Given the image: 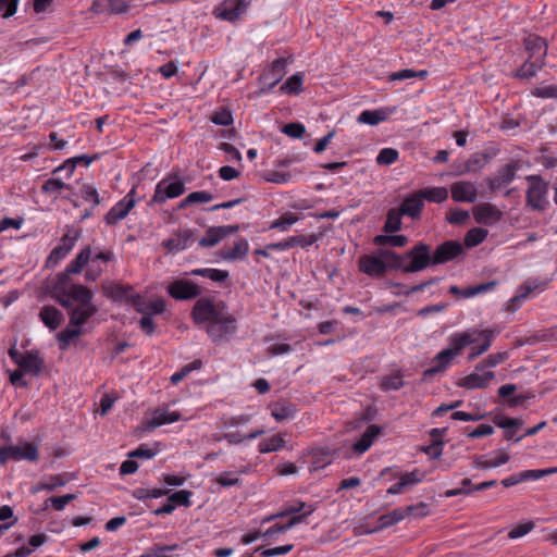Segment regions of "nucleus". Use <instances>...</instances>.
Here are the masks:
<instances>
[{
  "instance_id": "1",
  "label": "nucleus",
  "mask_w": 557,
  "mask_h": 557,
  "mask_svg": "<svg viewBox=\"0 0 557 557\" xmlns=\"http://www.w3.org/2000/svg\"><path fill=\"white\" fill-rule=\"evenodd\" d=\"M197 325H205L206 333L215 345L231 342L238 333L237 319L230 313L224 301H214L210 297H200L190 312Z\"/></svg>"
},
{
  "instance_id": "2",
  "label": "nucleus",
  "mask_w": 557,
  "mask_h": 557,
  "mask_svg": "<svg viewBox=\"0 0 557 557\" xmlns=\"http://www.w3.org/2000/svg\"><path fill=\"white\" fill-rule=\"evenodd\" d=\"M475 342H478L475 331L453 334L449 337L450 347L443 349L432 359V366L422 372L421 382H429L434 376L443 374L453 360L461 354L462 349Z\"/></svg>"
},
{
  "instance_id": "3",
  "label": "nucleus",
  "mask_w": 557,
  "mask_h": 557,
  "mask_svg": "<svg viewBox=\"0 0 557 557\" xmlns=\"http://www.w3.org/2000/svg\"><path fill=\"white\" fill-rule=\"evenodd\" d=\"M525 180L530 183L525 193L527 206L534 211H545L548 205L546 196L549 183L541 175H528Z\"/></svg>"
},
{
  "instance_id": "4",
  "label": "nucleus",
  "mask_w": 557,
  "mask_h": 557,
  "mask_svg": "<svg viewBox=\"0 0 557 557\" xmlns=\"http://www.w3.org/2000/svg\"><path fill=\"white\" fill-rule=\"evenodd\" d=\"M405 257L410 261L405 263V268H403L404 273H417L430 265H434L431 246L421 242L406 251Z\"/></svg>"
},
{
  "instance_id": "5",
  "label": "nucleus",
  "mask_w": 557,
  "mask_h": 557,
  "mask_svg": "<svg viewBox=\"0 0 557 557\" xmlns=\"http://www.w3.org/2000/svg\"><path fill=\"white\" fill-rule=\"evenodd\" d=\"M39 459L38 446L30 442L18 445L0 446V465L7 463L9 460L21 461L27 460L36 462Z\"/></svg>"
},
{
  "instance_id": "6",
  "label": "nucleus",
  "mask_w": 557,
  "mask_h": 557,
  "mask_svg": "<svg viewBox=\"0 0 557 557\" xmlns=\"http://www.w3.org/2000/svg\"><path fill=\"white\" fill-rule=\"evenodd\" d=\"M92 292L86 286L81 284H71L69 289L63 290L60 296H57V301L63 308L73 307L74 302H77V306H95L92 304Z\"/></svg>"
},
{
  "instance_id": "7",
  "label": "nucleus",
  "mask_w": 557,
  "mask_h": 557,
  "mask_svg": "<svg viewBox=\"0 0 557 557\" xmlns=\"http://www.w3.org/2000/svg\"><path fill=\"white\" fill-rule=\"evenodd\" d=\"M287 64L288 62L285 58L274 60L269 70L259 76L260 88L257 94L264 95L272 90L286 74Z\"/></svg>"
},
{
  "instance_id": "8",
  "label": "nucleus",
  "mask_w": 557,
  "mask_h": 557,
  "mask_svg": "<svg viewBox=\"0 0 557 557\" xmlns=\"http://www.w3.org/2000/svg\"><path fill=\"white\" fill-rule=\"evenodd\" d=\"M185 193V184L181 180L169 181L168 178H163L160 181L154 189V195L152 196L149 205L151 203H163L168 199L176 198Z\"/></svg>"
},
{
  "instance_id": "9",
  "label": "nucleus",
  "mask_w": 557,
  "mask_h": 557,
  "mask_svg": "<svg viewBox=\"0 0 557 557\" xmlns=\"http://www.w3.org/2000/svg\"><path fill=\"white\" fill-rule=\"evenodd\" d=\"M520 170V161L511 160L504 166H502L494 176L487 177L486 183L491 191H495L505 186H508Z\"/></svg>"
},
{
  "instance_id": "10",
  "label": "nucleus",
  "mask_w": 557,
  "mask_h": 557,
  "mask_svg": "<svg viewBox=\"0 0 557 557\" xmlns=\"http://www.w3.org/2000/svg\"><path fill=\"white\" fill-rule=\"evenodd\" d=\"M168 294L176 300H190L201 294V288L189 280H174L166 287Z\"/></svg>"
},
{
  "instance_id": "11",
  "label": "nucleus",
  "mask_w": 557,
  "mask_h": 557,
  "mask_svg": "<svg viewBox=\"0 0 557 557\" xmlns=\"http://www.w3.org/2000/svg\"><path fill=\"white\" fill-rule=\"evenodd\" d=\"M136 188L133 187L127 195L114 205L106 214L104 221L108 225H114L125 219L129 211L135 207Z\"/></svg>"
},
{
  "instance_id": "12",
  "label": "nucleus",
  "mask_w": 557,
  "mask_h": 557,
  "mask_svg": "<svg viewBox=\"0 0 557 557\" xmlns=\"http://www.w3.org/2000/svg\"><path fill=\"white\" fill-rule=\"evenodd\" d=\"M247 2L245 0H225L213 11L216 18L235 22L247 10Z\"/></svg>"
},
{
  "instance_id": "13",
  "label": "nucleus",
  "mask_w": 557,
  "mask_h": 557,
  "mask_svg": "<svg viewBox=\"0 0 557 557\" xmlns=\"http://www.w3.org/2000/svg\"><path fill=\"white\" fill-rule=\"evenodd\" d=\"M380 256V248L371 255L359 258V270L369 276H382L386 272L385 261Z\"/></svg>"
},
{
  "instance_id": "14",
  "label": "nucleus",
  "mask_w": 557,
  "mask_h": 557,
  "mask_svg": "<svg viewBox=\"0 0 557 557\" xmlns=\"http://www.w3.org/2000/svg\"><path fill=\"white\" fill-rule=\"evenodd\" d=\"M463 252V246L457 240H446L432 252L433 264L446 263Z\"/></svg>"
},
{
  "instance_id": "15",
  "label": "nucleus",
  "mask_w": 557,
  "mask_h": 557,
  "mask_svg": "<svg viewBox=\"0 0 557 557\" xmlns=\"http://www.w3.org/2000/svg\"><path fill=\"white\" fill-rule=\"evenodd\" d=\"M557 473L556 468H546V469H534V470H525L519 473H513L510 476L504 479L502 484L504 487H511L521 482L525 481H536L544 476Z\"/></svg>"
},
{
  "instance_id": "16",
  "label": "nucleus",
  "mask_w": 557,
  "mask_h": 557,
  "mask_svg": "<svg viewBox=\"0 0 557 557\" xmlns=\"http://www.w3.org/2000/svg\"><path fill=\"white\" fill-rule=\"evenodd\" d=\"M197 233V230L183 228L173 237L164 240L163 246L171 252L184 250L196 240Z\"/></svg>"
},
{
  "instance_id": "17",
  "label": "nucleus",
  "mask_w": 557,
  "mask_h": 557,
  "mask_svg": "<svg viewBox=\"0 0 557 557\" xmlns=\"http://www.w3.org/2000/svg\"><path fill=\"white\" fill-rule=\"evenodd\" d=\"M473 216L479 224L492 225L502 219L503 212L494 205L483 202L473 208Z\"/></svg>"
},
{
  "instance_id": "18",
  "label": "nucleus",
  "mask_w": 557,
  "mask_h": 557,
  "mask_svg": "<svg viewBox=\"0 0 557 557\" xmlns=\"http://www.w3.org/2000/svg\"><path fill=\"white\" fill-rule=\"evenodd\" d=\"M523 45L528 52V58L545 63L548 46L544 38L532 34L523 39Z\"/></svg>"
},
{
  "instance_id": "19",
  "label": "nucleus",
  "mask_w": 557,
  "mask_h": 557,
  "mask_svg": "<svg viewBox=\"0 0 557 557\" xmlns=\"http://www.w3.org/2000/svg\"><path fill=\"white\" fill-rule=\"evenodd\" d=\"M451 198L458 202H474L476 188L472 182H455L450 185Z\"/></svg>"
},
{
  "instance_id": "20",
  "label": "nucleus",
  "mask_w": 557,
  "mask_h": 557,
  "mask_svg": "<svg viewBox=\"0 0 557 557\" xmlns=\"http://www.w3.org/2000/svg\"><path fill=\"white\" fill-rule=\"evenodd\" d=\"M24 372L29 373L34 376L40 374L45 360L40 355L39 350H28L26 351L21 361L17 364Z\"/></svg>"
},
{
  "instance_id": "21",
  "label": "nucleus",
  "mask_w": 557,
  "mask_h": 557,
  "mask_svg": "<svg viewBox=\"0 0 557 557\" xmlns=\"http://www.w3.org/2000/svg\"><path fill=\"white\" fill-rule=\"evenodd\" d=\"M423 208L424 202L419 191H417L406 197L398 209L403 215L417 220L420 218Z\"/></svg>"
},
{
  "instance_id": "22",
  "label": "nucleus",
  "mask_w": 557,
  "mask_h": 557,
  "mask_svg": "<svg viewBox=\"0 0 557 557\" xmlns=\"http://www.w3.org/2000/svg\"><path fill=\"white\" fill-rule=\"evenodd\" d=\"M67 309L70 325L81 329L98 311L96 306H76Z\"/></svg>"
},
{
  "instance_id": "23",
  "label": "nucleus",
  "mask_w": 557,
  "mask_h": 557,
  "mask_svg": "<svg viewBox=\"0 0 557 557\" xmlns=\"http://www.w3.org/2000/svg\"><path fill=\"white\" fill-rule=\"evenodd\" d=\"M495 377V373L493 371H486L483 374L478 372H472L469 375L461 379L457 384L460 387H465L468 389L474 388H485L487 383Z\"/></svg>"
},
{
  "instance_id": "24",
  "label": "nucleus",
  "mask_w": 557,
  "mask_h": 557,
  "mask_svg": "<svg viewBox=\"0 0 557 557\" xmlns=\"http://www.w3.org/2000/svg\"><path fill=\"white\" fill-rule=\"evenodd\" d=\"M395 108H381L377 110H364L362 111L357 121L359 123L368 124V125H377L381 122L388 120L392 113H394Z\"/></svg>"
},
{
  "instance_id": "25",
  "label": "nucleus",
  "mask_w": 557,
  "mask_h": 557,
  "mask_svg": "<svg viewBox=\"0 0 557 557\" xmlns=\"http://www.w3.org/2000/svg\"><path fill=\"white\" fill-rule=\"evenodd\" d=\"M39 319L50 331H54L61 325L63 314L55 307L47 305L40 309Z\"/></svg>"
},
{
  "instance_id": "26",
  "label": "nucleus",
  "mask_w": 557,
  "mask_h": 557,
  "mask_svg": "<svg viewBox=\"0 0 557 557\" xmlns=\"http://www.w3.org/2000/svg\"><path fill=\"white\" fill-rule=\"evenodd\" d=\"M544 65L545 63L542 61L527 58L521 66L513 73V77L519 79H530L534 77Z\"/></svg>"
},
{
  "instance_id": "27",
  "label": "nucleus",
  "mask_w": 557,
  "mask_h": 557,
  "mask_svg": "<svg viewBox=\"0 0 557 557\" xmlns=\"http://www.w3.org/2000/svg\"><path fill=\"white\" fill-rule=\"evenodd\" d=\"M249 251L248 242L244 238L234 243L233 248L228 250H220L219 255L222 259L227 261L242 260Z\"/></svg>"
},
{
  "instance_id": "28",
  "label": "nucleus",
  "mask_w": 557,
  "mask_h": 557,
  "mask_svg": "<svg viewBox=\"0 0 557 557\" xmlns=\"http://www.w3.org/2000/svg\"><path fill=\"white\" fill-rule=\"evenodd\" d=\"M509 459V455L505 451H500L498 457L490 460L484 455H475L473 457V466L476 469H492L507 463Z\"/></svg>"
},
{
  "instance_id": "29",
  "label": "nucleus",
  "mask_w": 557,
  "mask_h": 557,
  "mask_svg": "<svg viewBox=\"0 0 557 557\" xmlns=\"http://www.w3.org/2000/svg\"><path fill=\"white\" fill-rule=\"evenodd\" d=\"M379 433L380 428L377 425H369L366 432L361 435V437L352 445L354 451L358 454H363L364 451H367L371 447L374 437H376Z\"/></svg>"
},
{
  "instance_id": "30",
  "label": "nucleus",
  "mask_w": 557,
  "mask_h": 557,
  "mask_svg": "<svg viewBox=\"0 0 557 557\" xmlns=\"http://www.w3.org/2000/svg\"><path fill=\"white\" fill-rule=\"evenodd\" d=\"M296 412L295 406L290 403H276L271 405V414L277 422L294 419Z\"/></svg>"
},
{
  "instance_id": "31",
  "label": "nucleus",
  "mask_w": 557,
  "mask_h": 557,
  "mask_svg": "<svg viewBox=\"0 0 557 557\" xmlns=\"http://www.w3.org/2000/svg\"><path fill=\"white\" fill-rule=\"evenodd\" d=\"M373 244L380 248L385 246L392 247H404L408 244V237L406 235L382 234L376 235L373 238Z\"/></svg>"
},
{
  "instance_id": "32",
  "label": "nucleus",
  "mask_w": 557,
  "mask_h": 557,
  "mask_svg": "<svg viewBox=\"0 0 557 557\" xmlns=\"http://www.w3.org/2000/svg\"><path fill=\"white\" fill-rule=\"evenodd\" d=\"M91 259V248L90 246H86L81 252L73 259L67 265V273L71 274H79Z\"/></svg>"
},
{
  "instance_id": "33",
  "label": "nucleus",
  "mask_w": 557,
  "mask_h": 557,
  "mask_svg": "<svg viewBox=\"0 0 557 557\" xmlns=\"http://www.w3.org/2000/svg\"><path fill=\"white\" fill-rule=\"evenodd\" d=\"M475 337L478 339L482 338L483 342H482V344H480L478 346H473L471 348V352L468 356L469 360H474L476 357H479L480 355H482L486 350H488V348L492 345V341L494 338V333L491 330H483V331L479 332L478 334L475 333Z\"/></svg>"
},
{
  "instance_id": "34",
  "label": "nucleus",
  "mask_w": 557,
  "mask_h": 557,
  "mask_svg": "<svg viewBox=\"0 0 557 557\" xmlns=\"http://www.w3.org/2000/svg\"><path fill=\"white\" fill-rule=\"evenodd\" d=\"M180 418L181 413L177 411L158 409L153 412L152 419L149 421V426L154 429L166 423L176 422L180 420Z\"/></svg>"
},
{
  "instance_id": "35",
  "label": "nucleus",
  "mask_w": 557,
  "mask_h": 557,
  "mask_svg": "<svg viewBox=\"0 0 557 557\" xmlns=\"http://www.w3.org/2000/svg\"><path fill=\"white\" fill-rule=\"evenodd\" d=\"M380 256L383 257L382 259L385 261L386 270L392 269L403 271V268H405V255L401 256L391 249L380 248Z\"/></svg>"
},
{
  "instance_id": "36",
  "label": "nucleus",
  "mask_w": 557,
  "mask_h": 557,
  "mask_svg": "<svg viewBox=\"0 0 557 557\" xmlns=\"http://www.w3.org/2000/svg\"><path fill=\"white\" fill-rule=\"evenodd\" d=\"M401 216L403 213L399 209L392 208L387 211L386 220L383 226V232L386 234H393L401 230Z\"/></svg>"
},
{
  "instance_id": "37",
  "label": "nucleus",
  "mask_w": 557,
  "mask_h": 557,
  "mask_svg": "<svg viewBox=\"0 0 557 557\" xmlns=\"http://www.w3.org/2000/svg\"><path fill=\"white\" fill-rule=\"evenodd\" d=\"M308 505L307 503L302 502V500H299V499H296L293 504L290 505H286L281 511H278L277 513L275 515H272L268 518H265L263 520V522H268V521H271L273 519H276V518H284V517H290L293 515H297V513H300L305 510H308Z\"/></svg>"
},
{
  "instance_id": "38",
  "label": "nucleus",
  "mask_w": 557,
  "mask_h": 557,
  "mask_svg": "<svg viewBox=\"0 0 557 557\" xmlns=\"http://www.w3.org/2000/svg\"><path fill=\"white\" fill-rule=\"evenodd\" d=\"M422 200L430 202L441 203L448 198V190L446 187H430L418 190Z\"/></svg>"
},
{
  "instance_id": "39",
  "label": "nucleus",
  "mask_w": 557,
  "mask_h": 557,
  "mask_svg": "<svg viewBox=\"0 0 557 557\" xmlns=\"http://www.w3.org/2000/svg\"><path fill=\"white\" fill-rule=\"evenodd\" d=\"M82 334H83V329H81V327H72V329L66 327V329L62 330L61 332H59L57 335V341H58L60 350H63V351L67 350L71 342L74 338L79 337Z\"/></svg>"
},
{
  "instance_id": "40",
  "label": "nucleus",
  "mask_w": 557,
  "mask_h": 557,
  "mask_svg": "<svg viewBox=\"0 0 557 557\" xmlns=\"http://www.w3.org/2000/svg\"><path fill=\"white\" fill-rule=\"evenodd\" d=\"M405 519V515L401 512L400 508H396L393 511L381 515L377 519L379 524L376 525V530L382 531L389 527H393Z\"/></svg>"
},
{
  "instance_id": "41",
  "label": "nucleus",
  "mask_w": 557,
  "mask_h": 557,
  "mask_svg": "<svg viewBox=\"0 0 557 557\" xmlns=\"http://www.w3.org/2000/svg\"><path fill=\"white\" fill-rule=\"evenodd\" d=\"M190 275L194 276H203L208 277L213 282L222 283L226 281L230 276V273L225 270L220 269H195L189 272Z\"/></svg>"
},
{
  "instance_id": "42",
  "label": "nucleus",
  "mask_w": 557,
  "mask_h": 557,
  "mask_svg": "<svg viewBox=\"0 0 557 557\" xmlns=\"http://www.w3.org/2000/svg\"><path fill=\"white\" fill-rule=\"evenodd\" d=\"M103 290L107 297L111 298L114 301L125 300L127 302V298L131 297L129 292L132 290L131 286L124 285H108L103 286Z\"/></svg>"
},
{
  "instance_id": "43",
  "label": "nucleus",
  "mask_w": 557,
  "mask_h": 557,
  "mask_svg": "<svg viewBox=\"0 0 557 557\" xmlns=\"http://www.w3.org/2000/svg\"><path fill=\"white\" fill-rule=\"evenodd\" d=\"M304 73L298 72L286 79V82L280 87V90L284 94L298 95L302 91Z\"/></svg>"
},
{
  "instance_id": "44",
  "label": "nucleus",
  "mask_w": 557,
  "mask_h": 557,
  "mask_svg": "<svg viewBox=\"0 0 557 557\" xmlns=\"http://www.w3.org/2000/svg\"><path fill=\"white\" fill-rule=\"evenodd\" d=\"M536 287L537 285L527 282L523 286H521L520 293L509 299L507 302V310L510 312L516 311L521 301L524 300Z\"/></svg>"
},
{
  "instance_id": "45",
  "label": "nucleus",
  "mask_w": 557,
  "mask_h": 557,
  "mask_svg": "<svg viewBox=\"0 0 557 557\" xmlns=\"http://www.w3.org/2000/svg\"><path fill=\"white\" fill-rule=\"evenodd\" d=\"M284 446L285 440L280 434H276L267 440L261 441L258 445V449L261 454H268L280 450Z\"/></svg>"
},
{
  "instance_id": "46",
  "label": "nucleus",
  "mask_w": 557,
  "mask_h": 557,
  "mask_svg": "<svg viewBox=\"0 0 557 557\" xmlns=\"http://www.w3.org/2000/svg\"><path fill=\"white\" fill-rule=\"evenodd\" d=\"M488 235V231L482 227H473L469 230L465 236V245L468 248L480 245Z\"/></svg>"
},
{
  "instance_id": "47",
  "label": "nucleus",
  "mask_w": 557,
  "mask_h": 557,
  "mask_svg": "<svg viewBox=\"0 0 557 557\" xmlns=\"http://www.w3.org/2000/svg\"><path fill=\"white\" fill-rule=\"evenodd\" d=\"M223 239L220 227L212 226L209 227L206 232V235L199 239V245L201 247H214Z\"/></svg>"
},
{
  "instance_id": "48",
  "label": "nucleus",
  "mask_w": 557,
  "mask_h": 557,
  "mask_svg": "<svg viewBox=\"0 0 557 557\" xmlns=\"http://www.w3.org/2000/svg\"><path fill=\"white\" fill-rule=\"evenodd\" d=\"M405 385L400 372L386 375L382 379L381 387L384 391H398Z\"/></svg>"
},
{
  "instance_id": "49",
  "label": "nucleus",
  "mask_w": 557,
  "mask_h": 557,
  "mask_svg": "<svg viewBox=\"0 0 557 557\" xmlns=\"http://www.w3.org/2000/svg\"><path fill=\"white\" fill-rule=\"evenodd\" d=\"M401 512L405 515V519L408 517H425L429 515V505L424 502H420L416 505H409L400 508Z\"/></svg>"
},
{
  "instance_id": "50",
  "label": "nucleus",
  "mask_w": 557,
  "mask_h": 557,
  "mask_svg": "<svg viewBox=\"0 0 557 557\" xmlns=\"http://www.w3.org/2000/svg\"><path fill=\"white\" fill-rule=\"evenodd\" d=\"M428 75V71H413L411 69H405L398 72H394L388 76L389 81H404L409 78H420L423 79Z\"/></svg>"
},
{
  "instance_id": "51",
  "label": "nucleus",
  "mask_w": 557,
  "mask_h": 557,
  "mask_svg": "<svg viewBox=\"0 0 557 557\" xmlns=\"http://www.w3.org/2000/svg\"><path fill=\"white\" fill-rule=\"evenodd\" d=\"M297 221H298V216L295 215L294 213L288 212V213L281 215L276 220H274L271 223L270 228H276L282 232H286Z\"/></svg>"
},
{
  "instance_id": "52",
  "label": "nucleus",
  "mask_w": 557,
  "mask_h": 557,
  "mask_svg": "<svg viewBox=\"0 0 557 557\" xmlns=\"http://www.w3.org/2000/svg\"><path fill=\"white\" fill-rule=\"evenodd\" d=\"M399 158L398 150L394 148H383L377 157H376V163L379 165H391L394 162H396Z\"/></svg>"
},
{
  "instance_id": "53",
  "label": "nucleus",
  "mask_w": 557,
  "mask_h": 557,
  "mask_svg": "<svg viewBox=\"0 0 557 557\" xmlns=\"http://www.w3.org/2000/svg\"><path fill=\"white\" fill-rule=\"evenodd\" d=\"M70 275L71 273H67V270L60 272L57 274L55 281L53 283V292H54V298L57 299V296H60L63 290L69 289L70 282Z\"/></svg>"
},
{
  "instance_id": "54",
  "label": "nucleus",
  "mask_w": 557,
  "mask_h": 557,
  "mask_svg": "<svg viewBox=\"0 0 557 557\" xmlns=\"http://www.w3.org/2000/svg\"><path fill=\"white\" fill-rule=\"evenodd\" d=\"M287 240H288V244H289V249L293 248V247H296V246L306 248V247L311 246L313 243H315L318 240V236L314 235V234H311V235H296V236L288 237Z\"/></svg>"
},
{
  "instance_id": "55",
  "label": "nucleus",
  "mask_w": 557,
  "mask_h": 557,
  "mask_svg": "<svg viewBox=\"0 0 557 557\" xmlns=\"http://www.w3.org/2000/svg\"><path fill=\"white\" fill-rule=\"evenodd\" d=\"M493 422L495 423L496 426L504 430L520 429L522 426V421L520 419L509 418L505 416H496L493 419Z\"/></svg>"
},
{
  "instance_id": "56",
  "label": "nucleus",
  "mask_w": 557,
  "mask_h": 557,
  "mask_svg": "<svg viewBox=\"0 0 557 557\" xmlns=\"http://www.w3.org/2000/svg\"><path fill=\"white\" fill-rule=\"evenodd\" d=\"M191 495H193V493L190 491L181 490V491H177V492H174L173 494H171L169 496V500H170V503H172L174 505V507H176V506L188 507V506H190Z\"/></svg>"
},
{
  "instance_id": "57",
  "label": "nucleus",
  "mask_w": 557,
  "mask_h": 557,
  "mask_svg": "<svg viewBox=\"0 0 557 557\" xmlns=\"http://www.w3.org/2000/svg\"><path fill=\"white\" fill-rule=\"evenodd\" d=\"M62 189H70V185L65 184L60 178H49L41 186V190L45 194H54L59 193Z\"/></svg>"
},
{
  "instance_id": "58",
  "label": "nucleus",
  "mask_w": 557,
  "mask_h": 557,
  "mask_svg": "<svg viewBox=\"0 0 557 557\" xmlns=\"http://www.w3.org/2000/svg\"><path fill=\"white\" fill-rule=\"evenodd\" d=\"M158 454L157 448H151L147 444H140L136 449L128 453L129 458L150 459Z\"/></svg>"
},
{
  "instance_id": "59",
  "label": "nucleus",
  "mask_w": 557,
  "mask_h": 557,
  "mask_svg": "<svg viewBox=\"0 0 557 557\" xmlns=\"http://www.w3.org/2000/svg\"><path fill=\"white\" fill-rule=\"evenodd\" d=\"M215 482L223 487H230L239 485L240 479L237 476L236 472L225 471L215 478Z\"/></svg>"
},
{
  "instance_id": "60",
  "label": "nucleus",
  "mask_w": 557,
  "mask_h": 557,
  "mask_svg": "<svg viewBox=\"0 0 557 557\" xmlns=\"http://www.w3.org/2000/svg\"><path fill=\"white\" fill-rule=\"evenodd\" d=\"M70 252L66 251L61 245L54 247L50 255L47 258L46 265L48 268L57 265L61 260H63Z\"/></svg>"
},
{
  "instance_id": "61",
  "label": "nucleus",
  "mask_w": 557,
  "mask_h": 557,
  "mask_svg": "<svg viewBox=\"0 0 557 557\" xmlns=\"http://www.w3.org/2000/svg\"><path fill=\"white\" fill-rule=\"evenodd\" d=\"M81 195L85 201H91L94 206H99L101 203L97 189L89 184H84L82 186Z\"/></svg>"
},
{
  "instance_id": "62",
  "label": "nucleus",
  "mask_w": 557,
  "mask_h": 557,
  "mask_svg": "<svg viewBox=\"0 0 557 557\" xmlns=\"http://www.w3.org/2000/svg\"><path fill=\"white\" fill-rule=\"evenodd\" d=\"M20 0H0V15L9 18L16 13Z\"/></svg>"
},
{
  "instance_id": "63",
  "label": "nucleus",
  "mask_w": 557,
  "mask_h": 557,
  "mask_svg": "<svg viewBox=\"0 0 557 557\" xmlns=\"http://www.w3.org/2000/svg\"><path fill=\"white\" fill-rule=\"evenodd\" d=\"M282 132L292 138H301L306 128L301 123L293 122L285 124Z\"/></svg>"
},
{
  "instance_id": "64",
  "label": "nucleus",
  "mask_w": 557,
  "mask_h": 557,
  "mask_svg": "<svg viewBox=\"0 0 557 557\" xmlns=\"http://www.w3.org/2000/svg\"><path fill=\"white\" fill-rule=\"evenodd\" d=\"M485 166L484 158H481L479 152L473 153L469 157V159L465 163L466 172H478L482 168Z\"/></svg>"
}]
</instances>
